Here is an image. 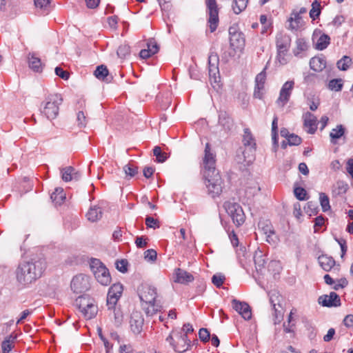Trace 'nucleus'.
<instances>
[{"mask_svg":"<svg viewBox=\"0 0 353 353\" xmlns=\"http://www.w3.org/2000/svg\"><path fill=\"white\" fill-rule=\"evenodd\" d=\"M204 152L203 177L205 184L208 188V194L212 197H215L222 192L223 181L219 172L216 170L215 156L211 152L210 145L208 143L205 144Z\"/></svg>","mask_w":353,"mask_h":353,"instance_id":"1","label":"nucleus"},{"mask_svg":"<svg viewBox=\"0 0 353 353\" xmlns=\"http://www.w3.org/2000/svg\"><path fill=\"white\" fill-rule=\"evenodd\" d=\"M46 268L44 259L21 263L16 270L17 282L22 286H27L40 278Z\"/></svg>","mask_w":353,"mask_h":353,"instance_id":"2","label":"nucleus"},{"mask_svg":"<svg viewBox=\"0 0 353 353\" xmlns=\"http://www.w3.org/2000/svg\"><path fill=\"white\" fill-rule=\"evenodd\" d=\"M139 296L141 301V307L148 316H152L160 312L161 305L157 299V293L154 287L150 285H143L139 288Z\"/></svg>","mask_w":353,"mask_h":353,"instance_id":"3","label":"nucleus"},{"mask_svg":"<svg viewBox=\"0 0 353 353\" xmlns=\"http://www.w3.org/2000/svg\"><path fill=\"white\" fill-rule=\"evenodd\" d=\"M63 99L60 94H50L46 98V101L41 103V113L45 115L48 119L52 120L57 118L59 114V105L61 104Z\"/></svg>","mask_w":353,"mask_h":353,"instance_id":"4","label":"nucleus"},{"mask_svg":"<svg viewBox=\"0 0 353 353\" xmlns=\"http://www.w3.org/2000/svg\"><path fill=\"white\" fill-rule=\"evenodd\" d=\"M74 304L86 319L95 317L98 312V307L95 301L88 295L79 296L75 300Z\"/></svg>","mask_w":353,"mask_h":353,"instance_id":"5","label":"nucleus"},{"mask_svg":"<svg viewBox=\"0 0 353 353\" xmlns=\"http://www.w3.org/2000/svg\"><path fill=\"white\" fill-rule=\"evenodd\" d=\"M90 268L97 281L102 285H108L111 283V276L108 269L97 259H92Z\"/></svg>","mask_w":353,"mask_h":353,"instance_id":"6","label":"nucleus"},{"mask_svg":"<svg viewBox=\"0 0 353 353\" xmlns=\"http://www.w3.org/2000/svg\"><path fill=\"white\" fill-rule=\"evenodd\" d=\"M243 143L245 147V150H241V149L240 152L243 155V161L245 162L247 165H249L254 160L256 143L252 134H251L250 130L248 128L244 129Z\"/></svg>","mask_w":353,"mask_h":353,"instance_id":"7","label":"nucleus"},{"mask_svg":"<svg viewBox=\"0 0 353 353\" xmlns=\"http://www.w3.org/2000/svg\"><path fill=\"white\" fill-rule=\"evenodd\" d=\"M166 341L170 344L175 352L179 353L185 352L190 347V341L186 334H183L182 332L175 333L174 337L171 334L169 335L166 338Z\"/></svg>","mask_w":353,"mask_h":353,"instance_id":"8","label":"nucleus"},{"mask_svg":"<svg viewBox=\"0 0 353 353\" xmlns=\"http://www.w3.org/2000/svg\"><path fill=\"white\" fill-rule=\"evenodd\" d=\"M291 38L283 32H279L276 36V46L277 49V57L279 62L282 64L286 63L285 56L290 47Z\"/></svg>","mask_w":353,"mask_h":353,"instance_id":"9","label":"nucleus"},{"mask_svg":"<svg viewBox=\"0 0 353 353\" xmlns=\"http://www.w3.org/2000/svg\"><path fill=\"white\" fill-rule=\"evenodd\" d=\"M224 207L227 213L232 218L233 223L241 225L245 221V214L241 205L236 203L225 202Z\"/></svg>","mask_w":353,"mask_h":353,"instance_id":"10","label":"nucleus"},{"mask_svg":"<svg viewBox=\"0 0 353 353\" xmlns=\"http://www.w3.org/2000/svg\"><path fill=\"white\" fill-rule=\"evenodd\" d=\"M270 297V303L272 306V308L274 311V323H279L283 315V307L281 305V301L283 300V297L276 290H272L269 292Z\"/></svg>","mask_w":353,"mask_h":353,"instance_id":"11","label":"nucleus"},{"mask_svg":"<svg viewBox=\"0 0 353 353\" xmlns=\"http://www.w3.org/2000/svg\"><path fill=\"white\" fill-rule=\"evenodd\" d=\"M294 87V81L293 80L286 81L279 92V96L276 101L278 106L283 108L289 101L292 90Z\"/></svg>","mask_w":353,"mask_h":353,"instance_id":"12","label":"nucleus"},{"mask_svg":"<svg viewBox=\"0 0 353 353\" xmlns=\"http://www.w3.org/2000/svg\"><path fill=\"white\" fill-rule=\"evenodd\" d=\"M209 13V23L211 32L215 31L219 22V10L216 0H205Z\"/></svg>","mask_w":353,"mask_h":353,"instance_id":"13","label":"nucleus"},{"mask_svg":"<svg viewBox=\"0 0 353 353\" xmlns=\"http://www.w3.org/2000/svg\"><path fill=\"white\" fill-rule=\"evenodd\" d=\"M70 287L72 290L77 294L87 291L90 288L88 277L83 274L74 276Z\"/></svg>","mask_w":353,"mask_h":353,"instance_id":"14","label":"nucleus"},{"mask_svg":"<svg viewBox=\"0 0 353 353\" xmlns=\"http://www.w3.org/2000/svg\"><path fill=\"white\" fill-rule=\"evenodd\" d=\"M123 285L121 283H114L109 289L107 295V305L111 309L116 305L119 299L123 292Z\"/></svg>","mask_w":353,"mask_h":353,"instance_id":"15","label":"nucleus"},{"mask_svg":"<svg viewBox=\"0 0 353 353\" xmlns=\"http://www.w3.org/2000/svg\"><path fill=\"white\" fill-rule=\"evenodd\" d=\"M318 302L324 307H337L341 305V299L339 296L334 292H332L329 295H322L319 297Z\"/></svg>","mask_w":353,"mask_h":353,"instance_id":"16","label":"nucleus"},{"mask_svg":"<svg viewBox=\"0 0 353 353\" xmlns=\"http://www.w3.org/2000/svg\"><path fill=\"white\" fill-rule=\"evenodd\" d=\"M233 308L245 319L250 320L252 318L250 306L245 302L239 301L236 299L232 301Z\"/></svg>","mask_w":353,"mask_h":353,"instance_id":"17","label":"nucleus"},{"mask_svg":"<svg viewBox=\"0 0 353 353\" xmlns=\"http://www.w3.org/2000/svg\"><path fill=\"white\" fill-rule=\"evenodd\" d=\"M232 28L229 29L230 47L234 50L243 48L245 44L243 34L241 32L232 31Z\"/></svg>","mask_w":353,"mask_h":353,"instance_id":"18","label":"nucleus"},{"mask_svg":"<svg viewBox=\"0 0 353 353\" xmlns=\"http://www.w3.org/2000/svg\"><path fill=\"white\" fill-rule=\"evenodd\" d=\"M144 319L139 312H133L130 316V324L132 331L134 334H139L143 327Z\"/></svg>","mask_w":353,"mask_h":353,"instance_id":"19","label":"nucleus"},{"mask_svg":"<svg viewBox=\"0 0 353 353\" xmlns=\"http://www.w3.org/2000/svg\"><path fill=\"white\" fill-rule=\"evenodd\" d=\"M175 275L176 278L174 281L176 283L187 284L194 280V276L192 274L181 268H176L175 270Z\"/></svg>","mask_w":353,"mask_h":353,"instance_id":"20","label":"nucleus"},{"mask_svg":"<svg viewBox=\"0 0 353 353\" xmlns=\"http://www.w3.org/2000/svg\"><path fill=\"white\" fill-rule=\"evenodd\" d=\"M303 119L304 126L308 128L307 130V133L314 134L317 128L316 117L311 112H307L303 115Z\"/></svg>","mask_w":353,"mask_h":353,"instance_id":"21","label":"nucleus"},{"mask_svg":"<svg viewBox=\"0 0 353 353\" xmlns=\"http://www.w3.org/2000/svg\"><path fill=\"white\" fill-rule=\"evenodd\" d=\"M94 74L98 79L105 81L106 83H110L112 80V77L109 75L108 70L104 65L97 66Z\"/></svg>","mask_w":353,"mask_h":353,"instance_id":"22","label":"nucleus"},{"mask_svg":"<svg viewBox=\"0 0 353 353\" xmlns=\"http://www.w3.org/2000/svg\"><path fill=\"white\" fill-rule=\"evenodd\" d=\"M28 59V65L34 72H42L43 65L41 63V59L36 57L34 53H29Z\"/></svg>","mask_w":353,"mask_h":353,"instance_id":"23","label":"nucleus"},{"mask_svg":"<svg viewBox=\"0 0 353 353\" xmlns=\"http://www.w3.org/2000/svg\"><path fill=\"white\" fill-rule=\"evenodd\" d=\"M318 261L321 267L326 272H329L336 263L334 259L332 256L325 254L319 256Z\"/></svg>","mask_w":353,"mask_h":353,"instance_id":"24","label":"nucleus"},{"mask_svg":"<svg viewBox=\"0 0 353 353\" xmlns=\"http://www.w3.org/2000/svg\"><path fill=\"white\" fill-rule=\"evenodd\" d=\"M102 214L103 212L101 208L99 206L94 205L90 208L86 214V216L88 221L95 222L102 217Z\"/></svg>","mask_w":353,"mask_h":353,"instance_id":"25","label":"nucleus"},{"mask_svg":"<svg viewBox=\"0 0 353 353\" xmlns=\"http://www.w3.org/2000/svg\"><path fill=\"white\" fill-rule=\"evenodd\" d=\"M345 132V127L340 124L333 128L330 133V141L333 144H336L338 139H341Z\"/></svg>","mask_w":353,"mask_h":353,"instance_id":"26","label":"nucleus"},{"mask_svg":"<svg viewBox=\"0 0 353 353\" xmlns=\"http://www.w3.org/2000/svg\"><path fill=\"white\" fill-rule=\"evenodd\" d=\"M310 67L315 72H320L326 67V62L323 58L314 57L310 61Z\"/></svg>","mask_w":353,"mask_h":353,"instance_id":"27","label":"nucleus"},{"mask_svg":"<svg viewBox=\"0 0 353 353\" xmlns=\"http://www.w3.org/2000/svg\"><path fill=\"white\" fill-rule=\"evenodd\" d=\"M219 123L225 130H230L233 126L232 119L226 112L219 114Z\"/></svg>","mask_w":353,"mask_h":353,"instance_id":"28","label":"nucleus"},{"mask_svg":"<svg viewBox=\"0 0 353 353\" xmlns=\"http://www.w3.org/2000/svg\"><path fill=\"white\" fill-rule=\"evenodd\" d=\"M348 190V185L343 181H338L332 187V194L337 196L345 194Z\"/></svg>","mask_w":353,"mask_h":353,"instance_id":"29","label":"nucleus"},{"mask_svg":"<svg viewBox=\"0 0 353 353\" xmlns=\"http://www.w3.org/2000/svg\"><path fill=\"white\" fill-rule=\"evenodd\" d=\"M50 199L55 205H61L65 199V194L62 188H57L51 194Z\"/></svg>","mask_w":353,"mask_h":353,"instance_id":"30","label":"nucleus"},{"mask_svg":"<svg viewBox=\"0 0 353 353\" xmlns=\"http://www.w3.org/2000/svg\"><path fill=\"white\" fill-rule=\"evenodd\" d=\"M292 15L293 17L288 19L290 25L288 28L296 31L302 26V18L300 15L296 14L295 11L292 12Z\"/></svg>","mask_w":353,"mask_h":353,"instance_id":"31","label":"nucleus"},{"mask_svg":"<svg viewBox=\"0 0 353 353\" xmlns=\"http://www.w3.org/2000/svg\"><path fill=\"white\" fill-rule=\"evenodd\" d=\"M259 228H261L264 234H265L267 241L270 242V241H272L271 237L272 235L274 234V231L272 225L270 223L261 221L259 223Z\"/></svg>","mask_w":353,"mask_h":353,"instance_id":"32","label":"nucleus"},{"mask_svg":"<svg viewBox=\"0 0 353 353\" xmlns=\"http://www.w3.org/2000/svg\"><path fill=\"white\" fill-rule=\"evenodd\" d=\"M254 261L257 270H261V269L265 267L266 259L262 251L259 250L255 252L254 255Z\"/></svg>","mask_w":353,"mask_h":353,"instance_id":"33","label":"nucleus"},{"mask_svg":"<svg viewBox=\"0 0 353 353\" xmlns=\"http://www.w3.org/2000/svg\"><path fill=\"white\" fill-rule=\"evenodd\" d=\"M321 13L320 1L314 0L312 3V9L310 10V17L313 20L318 19Z\"/></svg>","mask_w":353,"mask_h":353,"instance_id":"34","label":"nucleus"},{"mask_svg":"<svg viewBox=\"0 0 353 353\" xmlns=\"http://www.w3.org/2000/svg\"><path fill=\"white\" fill-rule=\"evenodd\" d=\"M330 43V37L326 34H323L317 40L316 49L319 50H323L327 47Z\"/></svg>","mask_w":353,"mask_h":353,"instance_id":"35","label":"nucleus"},{"mask_svg":"<svg viewBox=\"0 0 353 353\" xmlns=\"http://www.w3.org/2000/svg\"><path fill=\"white\" fill-rule=\"evenodd\" d=\"M16 338V336L11 334L2 342L1 347L3 353H9L11 351Z\"/></svg>","mask_w":353,"mask_h":353,"instance_id":"36","label":"nucleus"},{"mask_svg":"<svg viewBox=\"0 0 353 353\" xmlns=\"http://www.w3.org/2000/svg\"><path fill=\"white\" fill-rule=\"evenodd\" d=\"M248 0H234L232 7L234 12L236 14L244 10L248 5Z\"/></svg>","mask_w":353,"mask_h":353,"instance_id":"37","label":"nucleus"},{"mask_svg":"<svg viewBox=\"0 0 353 353\" xmlns=\"http://www.w3.org/2000/svg\"><path fill=\"white\" fill-rule=\"evenodd\" d=\"M352 63V60L350 57L343 56L340 60L337 61L336 65L340 70L345 71L349 68Z\"/></svg>","mask_w":353,"mask_h":353,"instance_id":"38","label":"nucleus"},{"mask_svg":"<svg viewBox=\"0 0 353 353\" xmlns=\"http://www.w3.org/2000/svg\"><path fill=\"white\" fill-rule=\"evenodd\" d=\"M296 48L294 50V54L297 56L301 52L305 51L308 48V44L304 39L300 38L296 41Z\"/></svg>","mask_w":353,"mask_h":353,"instance_id":"39","label":"nucleus"},{"mask_svg":"<svg viewBox=\"0 0 353 353\" xmlns=\"http://www.w3.org/2000/svg\"><path fill=\"white\" fill-rule=\"evenodd\" d=\"M74 172V168L72 166H68L63 168L61 170L62 179L65 182L72 181Z\"/></svg>","mask_w":353,"mask_h":353,"instance_id":"40","label":"nucleus"},{"mask_svg":"<svg viewBox=\"0 0 353 353\" xmlns=\"http://www.w3.org/2000/svg\"><path fill=\"white\" fill-rule=\"evenodd\" d=\"M110 310H112V314L114 319V324L116 326H119L123 321V313L120 308L116 307L115 305L114 307L109 309Z\"/></svg>","mask_w":353,"mask_h":353,"instance_id":"41","label":"nucleus"},{"mask_svg":"<svg viewBox=\"0 0 353 353\" xmlns=\"http://www.w3.org/2000/svg\"><path fill=\"white\" fill-rule=\"evenodd\" d=\"M328 88L336 92L341 91L343 88V80L341 79H334L330 81Z\"/></svg>","mask_w":353,"mask_h":353,"instance_id":"42","label":"nucleus"},{"mask_svg":"<svg viewBox=\"0 0 353 353\" xmlns=\"http://www.w3.org/2000/svg\"><path fill=\"white\" fill-rule=\"evenodd\" d=\"M153 154L156 157L157 161L159 163H163L167 159V154L163 152L159 146H155L153 149Z\"/></svg>","mask_w":353,"mask_h":353,"instance_id":"43","label":"nucleus"},{"mask_svg":"<svg viewBox=\"0 0 353 353\" xmlns=\"http://www.w3.org/2000/svg\"><path fill=\"white\" fill-rule=\"evenodd\" d=\"M320 203L323 212H327L330 209V200L328 196L323 192L319 194Z\"/></svg>","mask_w":353,"mask_h":353,"instance_id":"44","label":"nucleus"},{"mask_svg":"<svg viewBox=\"0 0 353 353\" xmlns=\"http://www.w3.org/2000/svg\"><path fill=\"white\" fill-rule=\"evenodd\" d=\"M266 67L261 71L259 74H258L255 78V85H259L261 88H264V84L266 79V72H265Z\"/></svg>","mask_w":353,"mask_h":353,"instance_id":"45","label":"nucleus"},{"mask_svg":"<svg viewBox=\"0 0 353 353\" xmlns=\"http://www.w3.org/2000/svg\"><path fill=\"white\" fill-rule=\"evenodd\" d=\"M294 193L296 198L299 201H305L307 199L306 190L301 187H296L294 189Z\"/></svg>","mask_w":353,"mask_h":353,"instance_id":"46","label":"nucleus"},{"mask_svg":"<svg viewBox=\"0 0 353 353\" xmlns=\"http://www.w3.org/2000/svg\"><path fill=\"white\" fill-rule=\"evenodd\" d=\"M117 55L120 58H125L130 54V47L128 44H121L117 50Z\"/></svg>","mask_w":353,"mask_h":353,"instance_id":"47","label":"nucleus"},{"mask_svg":"<svg viewBox=\"0 0 353 353\" xmlns=\"http://www.w3.org/2000/svg\"><path fill=\"white\" fill-rule=\"evenodd\" d=\"M123 171L126 176L133 177L138 173V168L131 164H127L123 167Z\"/></svg>","mask_w":353,"mask_h":353,"instance_id":"48","label":"nucleus"},{"mask_svg":"<svg viewBox=\"0 0 353 353\" xmlns=\"http://www.w3.org/2000/svg\"><path fill=\"white\" fill-rule=\"evenodd\" d=\"M268 270L274 274L279 273L281 270V265L279 261H271L268 265Z\"/></svg>","mask_w":353,"mask_h":353,"instance_id":"49","label":"nucleus"},{"mask_svg":"<svg viewBox=\"0 0 353 353\" xmlns=\"http://www.w3.org/2000/svg\"><path fill=\"white\" fill-rule=\"evenodd\" d=\"M116 268L121 272L125 273L128 271V262L125 259L117 260L115 263Z\"/></svg>","mask_w":353,"mask_h":353,"instance_id":"50","label":"nucleus"},{"mask_svg":"<svg viewBox=\"0 0 353 353\" xmlns=\"http://www.w3.org/2000/svg\"><path fill=\"white\" fill-rule=\"evenodd\" d=\"M147 46V49L150 52V53L152 55L157 53L159 50V47L154 39H150L148 41Z\"/></svg>","mask_w":353,"mask_h":353,"instance_id":"51","label":"nucleus"},{"mask_svg":"<svg viewBox=\"0 0 353 353\" xmlns=\"http://www.w3.org/2000/svg\"><path fill=\"white\" fill-rule=\"evenodd\" d=\"M199 337L201 341L208 342L210 339V332L206 328H201L199 331Z\"/></svg>","mask_w":353,"mask_h":353,"instance_id":"52","label":"nucleus"},{"mask_svg":"<svg viewBox=\"0 0 353 353\" xmlns=\"http://www.w3.org/2000/svg\"><path fill=\"white\" fill-rule=\"evenodd\" d=\"M225 280V276L221 274H214L212 277V283L216 287L220 288Z\"/></svg>","mask_w":353,"mask_h":353,"instance_id":"53","label":"nucleus"},{"mask_svg":"<svg viewBox=\"0 0 353 353\" xmlns=\"http://www.w3.org/2000/svg\"><path fill=\"white\" fill-rule=\"evenodd\" d=\"M145 224L148 228H159V223L157 219H154L152 216H147L145 218Z\"/></svg>","mask_w":353,"mask_h":353,"instance_id":"54","label":"nucleus"},{"mask_svg":"<svg viewBox=\"0 0 353 353\" xmlns=\"http://www.w3.org/2000/svg\"><path fill=\"white\" fill-rule=\"evenodd\" d=\"M305 211L306 213L312 216V214H315L317 213V206L315 203L312 201L307 202V206L305 207Z\"/></svg>","mask_w":353,"mask_h":353,"instance_id":"55","label":"nucleus"},{"mask_svg":"<svg viewBox=\"0 0 353 353\" xmlns=\"http://www.w3.org/2000/svg\"><path fill=\"white\" fill-rule=\"evenodd\" d=\"M290 145H299L301 143L302 139L296 134H291L289 139L287 140Z\"/></svg>","mask_w":353,"mask_h":353,"instance_id":"56","label":"nucleus"},{"mask_svg":"<svg viewBox=\"0 0 353 353\" xmlns=\"http://www.w3.org/2000/svg\"><path fill=\"white\" fill-rule=\"evenodd\" d=\"M157 252L153 249L147 250L144 252V257L148 261H154L157 259Z\"/></svg>","mask_w":353,"mask_h":353,"instance_id":"57","label":"nucleus"},{"mask_svg":"<svg viewBox=\"0 0 353 353\" xmlns=\"http://www.w3.org/2000/svg\"><path fill=\"white\" fill-rule=\"evenodd\" d=\"M77 121L79 127H85L86 125V117L83 111H79L77 113Z\"/></svg>","mask_w":353,"mask_h":353,"instance_id":"58","label":"nucleus"},{"mask_svg":"<svg viewBox=\"0 0 353 353\" xmlns=\"http://www.w3.org/2000/svg\"><path fill=\"white\" fill-rule=\"evenodd\" d=\"M209 75L214 77L216 79V74L219 73V64L208 63Z\"/></svg>","mask_w":353,"mask_h":353,"instance_id":"59","label":"nucleus"},{"mask_svg":"<svg viewBox=\"0 0 353 353\" xmlns=\"http://www.w3.org/2000/svg\"><path fill=\"white\" fill-rule=\"evenodd\" d=\"M236 252L237 256L239 259L241 264L243 265V259L241 257L246 258L247 254H248L246 252L245 247L243 246V245H240L239 248H238Z\"/></svg>","mask_w":353,"mask_h":353,"instance_id":"60","label":"nucleus"},{"mask_svg":"<svg viewBox=\"0 0 353 353\" xmlns=\"http://www.w3.org/2000/svg\"><path fill=\"white\" fill-rule=\"evenodd\" d=\"M55 74L59 76V77H61V79H64V80H67L68 78H69V73L65 71V70H63L60 67H57L55 68Z\"/></svg>","mask_w":353,"mask_h":353,"instance_id":"61","label":"nucleus"},{"mask_svg":"<svg viewBox=\"0 0 353 353\" xmlns=\"http://www.w3.org/2000/svg\"><path fill=\"white\" fill-rule=\"evenodd\" d=\"M337 284H336L333 288L335 290H339L340 288H344L348 284V281L345 278H341L337 281Z\"/></svg>","mask_w":353,"mask_h":353,"instance_id":"62","label":"nucleus"},{"mask_svg":"<svg viewBox=\"0 0 353 353\" xmlns=\"http://www.w3.org/2000/svg\"><path fill=\"white\" fill-rule=\"evenodd\" d=\"M324 223H325V218L322 215H320V216H318L317 217H316L314 219V231L316 232L317 228L321 227L324 224Z\"/></svg>","mask_w":353,"mask_h":353,"instance_id":"63","label":"nucleus"},{"mask_svg":"<svg viewBox=\"0 0 353 353\" xmlns=\"http://www.w3.org/2000/svg\"><path fill=\"white\" fill-rule=\"evenodd\" d=\"M347 172L351 176L353 179V159H349L346 163Z\"/></svg>","mask_w":353,"mask_h":353,"instance_id":"64","label":"nucleus"}]
</instances>
